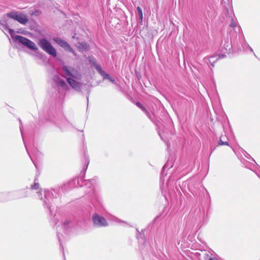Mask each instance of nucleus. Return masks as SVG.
<instances>
[{
	"instance_id": "473e14b6",
	"label": "nucleus",
	"mask_w": 260,
	"mask_h": 260,
	"mask_svg": "<svg viewBox=\"0 0 260 260\" xmlns=\"http://www.w3.org/2000/svg\"><path fill=\"white\" fill-rule=\"evenodd\" d=\"M26 150L27 152H28V150H27V148H26Z\"/></svg>"
},
{
	"instance_id": "f3484780",
	"label": "nucleus",
	"mask_w": 260,
	"mask_h": 260,
	"mask_svg": "<svg viewBox=\"0 0 260 260\" xmlns=\"http://www.w3.org/2000/svg\"><path fill=\"white\" fill-rule=\"evenodd\" d=\"M237 22L232 18L231 22L230 24V26L233 28H235L237 26Z\"/></svg>"
},
{
	"instance_id": "cd10ccee",
	"label": "nucleus",
	"mask_w": 260,
	"mask_h": 260,
	"mask_svg": "<svg viewBox=\"0 0 260 260\" xmlns=\"http://www.w3.org/2000/svg\"><path fill=\"white\" fill-rule=\"evenodd\" d=\"M81 186V185L79 183V181L78 179L77 180V186Z\"/></svg>"
},
{
	"instance_id": "4be33fe9",
	"label": "nucleus",
	"mask_w": 260,
	"mask_h": 260,
	"mask_svg": "<svg viewBox=\"0 0 260 260\" xmlns=\"http://www.w3.org/2000/svg\"><path fill=\"white\" fill-rule=\"evenodd\" d=\"M88 164H89V160L87 158H86L85 161V164H84V167L83 169L84 171H85L87 169Z\"/></svg>"
},
{
	"instance_id": "6ab92c4d",
	"label": "nucleus",
	"mask_w": 260,
	"mask_h": 260,
	"mask_svg": "<svg viewBox=\"0 0 260 260\" xmlns=\"http://www.w3.org/2000/svg\"><path fill=\"white\" fill-rule=\"evenodd\" d=\"M226 45V46L225 47V50L226 51H230L231 49V48H232V46H231V44L230 42H229V41H227L225 44V45Z\"/></svg>"
},
{
	"instance_id": "0eeeda50",
	"label": "nucleus",
	"mask_w": 260,
	"mask_h": 260,
	"mask_svg": "<svg viewBox=\"0 0 260 260\" xmlns=\"http://www.w3.org/2000/svg\"><path fill=\"white\" fill-rule=\"evenodd\" d=\"M89 61L91 64L95 68V69L97 70L99 73L103 77L104 79H108L111 82L116 84L115 80L114 79L111 78L109 74L106 73L104 71H103L100 65L98 64L95 61L92 59H89Z\"/></svg>"
},
{
	"instance_id": "39448f33",
	"label": "nucleus",
	"mask_w": 260,
	"mask_h": 260,
	"mask_svg": "<svg viewBox=\"0 0 260 260\" xmlns=\"http://www.w3.org/2000/svg\"><path fill=\"white\" fill-rule=\"evenodd\" d=\"M38 45L49 55L53 57H56L57 52L55 49L46 39L43 38L40 40Z\"/></svg>"
},
{
	"instance_id": "4468645a",
	"label": "nucleus",
	"mask_w": 260,
	"mask_h": 260,
	"mask_svg": "<svg viewBox=\"0 0 260 260\" xmlns=\"http://www.w3.org/2000/svg\"><path fill=\"white\" fill-rule=\"evenodd\" d=\"M70 125V123L68 121L64 120L62 121L61 123L58 124V126L61 129H65L66 127H69Z\"/></svg>"
},
{
	"instance_id": "c85d7f7f",
	"label": "nucleus",
	"mask_w": 260,
	"mask_h": 260,
	"mask_svg": "<svg viewBox=\"0 0 260 260\" xmlns=\"http://www.w3.org/2000/svg\"><path fill=\"white\" fill-rule=\"evenodd\" d=\"M20 131H21V135H22V126H21V125L20 126Z\"/></svg>"
},
{
	"instance_id": "b1692460",
	"label": "nucleus",
	"mask_w": 260,
	"mask_h": 260,
	"mask_svg": "<svg viewBox=\"0 0 260 260\" xmlns=\"http://www.w3.org/2000/svg\"><path fill=\"white\" fill-rule=\"evenodd\" d=\"M115 221H117V222H118L119 223H122L123 224H126V223L125 222H124L123 221H122V220H120L118 219L117 218H115Z\"/></svg>"
},
{
	"instance_id": "20e7f679",
	"label": "nucleus",
	"mask_w": 260,
	"mask_h": 260,
	"mask_svg": "<svg viewBox=\"0 0 260 260\" xmlns=\"http://www.w3.org/2000/svg\"><path fill=\"white\" fill-rule=\"evenodd\" d=\"M9 32L11 35V37L15 41L18 42L19 43L23 45L28 49L37 52V53L38 54L41 55V53L38 51V47H37L35 43H34L32 41L21 36H14V31L12 29H9Z\"/></svg>"
},
{
	"instance_id": "dca6fc26",
	"label": "nucleus",
	"mask_w": 260,
	"mask_h": 260,
	"mask_svg": "<svg viewBox=\"0 0 260 260\" xmlns=\"http://www.w3.org/2000/svg\"><path fill=\"white\" fill-rule=\"evenodd\" d=\"M138 12V15L139 19H140L141 21H142L143 20V12L141 8L140 7H138L137 8Z\"/></svg>"
},
{
	"instance_id": "f257e3e1",
	"label": "nucleus",
	"mask_w": 260,
	"mask_h": 260,
	"mask_svg": "<svg viewBox=\"0 0 260 260\" xmlns=\"http://www.w3.org/2000/svg\"><path fill=\"white\" fill-rule=\"evenodd\" d=\"M62 69L63 76L67 78L69 85L75 90L80 91L81 83L75 80V79L79 80L81 78V74L79 71L73 67L67 65L63 66Z\"/></svg>"
},
{
	"instance_id": "7c9ffc66",
	"label": "nucleus",
	"mask_w": 260,
	"mask_h": 260,
	"mask_svg": "<svg viewBox=\"0 0 260 260\" xmlns=\"http://www.w3.org/2000/svg\"><path fill=\"white\" fill-rule=\"evenodd\" d=\"M26 150L27 152H28V150H27V148H26Z\"/></svg>"
},
{
	"instance_id": "393cba45",
	"label": "nucleus",
	"mask_w": 260,
	"mask_h": 260,
	"mask_svg": "<svg viewBox=\"0 0 260 260\" xmlns=\"http://www.w3.org/2000/svg\"><path fill=\"white\" fill-rule=\"evenodd\" d=\"M167 167H168V166H167V164H166V165L164 166V167H163V168H162V175L164 174V171H165V168H167Z\"/></svg>"
},
{
	"instance_id": "1a4fd4ad",
	"label": "nucleus",
	"mask_w": 260,
	"mask_h": 260,
	"mask_svg": "<svg viewBox=\"0 0 260 260\" xmlns=\"http://www.w3.org/2000/svg\"><path fill=\"white\" fill-rule=\"evenodd\" d=\"M53 40L54 42L57 43L60 47L64 48L66 50L74 53L73 49L72 48L69 44L66 41L58 38H54Z\"/></svg>"
},
{
	"instance_id": "9d476101",
	"label": "nucleus",
	"mask_w": 260,
	"mask_h": 260,
	"mask_svg": "<svg viewBox=\"0 0 260 260\" xmlns=\"http://www.w3.org/2000/svg\"><path fill=\"white\" fill-rule=\"evenodd\" d=\"M69 221L68 220H65L63 222V223H61V226L60 228L59 227V225H58V227L59 228L57 229V236H58V240H59V242H60V241H61V237L59 235L60 233L59 231H60L61 229H62L63 232L65 234H67L69 231V230H68V228H69Z\"/></svg>"
},
{
	"instance_id": "f8f14e48",
	"label": "nucleus",
	"mask_w": 260,
	"mask_h": 260,
	"mask_svg": "<svg viewBox=\"0 0 260 260\" xmlns=\"http://www.w3.org/2000/svg\"><path fill=\"white\" fill-rule=\"evenodd\" d=\"M63 89H68V85L67 83L62 79L59 78L58 76L56 77L54 79Z\"/></svg>"
},
{
	"instance_id": "412c9836",
	"label": "nucleus",
	"mask_w": 260,
	"mask_h": 260,
	"mask_svg": "<svg viewBox=\"0 0 260 260\" xmlns=\"http://www.w3.org/2000/svg\"><path fill=\"white\" fill-rule=\"evenodd\" d=\"M234 30L236 32L240 34L242 32V29L239 25H237L235 28H234Z\"/></svg>"
},
{
	"instance_id": "c756f323",
	"label": "nucleus",
	"mask_w": 260,
	"mask_h": 260,
	"mask_svg": "<svg viewBox=\"0 0 260 260\" xmlns=\"http://www.w3.org/2000/svg\"><path fill=\"white\" fill-rule=\"evenodd\" d=\"M29 156H30V158H31V160L32 161V162H34V165L36 166L35 163V162H34V160L32 159V158H31V157L30 156V155H29Z\"/></svg>"
},
{
	"instance_id": "f03ea898",
	"label": "nucleus",
	"mask_w": 260,
	"mask_h": 260,
	"mask_svg": "<svg viewBox=\"0 0 260 260\" xmlns=\"http://www.w3.org/2000/svg\"><path fill=\"white\" fill-rule=\"evenodd\" d=\"M76 180H73V182H69L63 184L61 188H59L57 190H60L61 189L62 191H66L68 189L71 187V185L75 184ZM53 191L56 193L58 190L56 191L55 189L52 190H45L44 191V198H41V199L43 201V206L45 208H47L49 209L50 213H51V206H52L53 203H54L53 199Z\"/></svg>"
},
{
	"instance_id": "9b49d317",
	"label": "nucleus",
	"mask_w": 260,
	"mask_h": 260,
	"mask_svg": "<svg viewBox=\"0 0 260 260\" xmlns=\"http://www.w3.org/2000/svg\"><path fill=\"white\" fill-rule=\"evenodd\" d=\"M239 40L242 45V49L243 51H246L248 49L251 52H253L252 48L249 45L248 43L246 41L244 35L242 34L241 37L239 38Z\"/></svg>"
},
{
	"instance_id": "5701e85b",
	"label": "nucleus",
	"mask_w": 260,
	"mask_h": 260,
	"mask_svg": "<svg viewBox=\"0 0 260 260\" xmlns=\"http://www.w3.org/2000/svg\"><path fill=\"white\" fill-rule=\"evenodd\" d=\"M25 191L24 190H21L20 192V198H22V197H26V195L25 194Z\"/></svg>"
},
{
	"instance_id": "2f4dec72",
	"label": "nucleus",
	"mask_w": 260,
	"mask_h": 260,
	"mask_svg": "<svg viewBox=\"0 0 260 260\" xmlns=\"http://www.w3.org/2000/svg\"><path fill=\"white\" fill-rule=\"evenodd\" d=\"M26 150L27 152H28V150H27V148H26Z\"/></svg>"
},
{
	"instance_id": "72a5a7b5",
	"label": "nucleus",
	"mask_w": 260,
	"mask_h": 260,
	"mask_svg": "<svg viewBox=\"0 0 260 260\" xmlns=\"http://www.w3.org/2000/svg\"><path fill=\"white\" fill-rule=\"evenodd\" d=\"M23 137V135L22 136ZM23 141H24V138L22 137Z\"/></svg>"
},
{
	"instance_id": "a878e982",
	"label": "nucleus",
	"mask_w": 260,
	"mask_h": 260,
	"mask_svg": "<svg viewBox=\"0 0 260 260\" xmlns=\"http://www.w3.org/2000/svg\"><path fill=\"white\" fill-rule=\"evenodd\" d=\"M81 45L85 48L87 47V45L85 43H81Z\"/></svg>"
},
{
	"instance_id": "a211bd4d",
	"label": "nucleus",
	"mask_w": 260,
	"mask_h": 260,
	"mask_svg": "<svg viewBox=\"0 0 260 260\" xmlns=\"http://www.w3.org/2000/svg\"><path fill=\"white\" fill-rule=\"evenodd\" d=\"M39 188V184L38 182H36V179H35L34 184L31 185L30 188L31 189H38Z\"/></svg>"
},
{
	"instance_id": "bb28decb",
	"label": "nucleus",
	"mask_w": 260,
	"mask_h": 260,
	"mask_svg": "<svg viewBox=\"0 0 260 260\" xmlns=\"http://www.w3.org/2000/svg\"><path fill=\"white\" fill-rule=\"evenodd\" d=\"M209 260H219L217 258L215 257H211L209 259Z\"/></svg>"
},
{
	"instance_id": "ddd939ff",
	"label": "nucleus",
	"mask_w": 260,
	"mask_h": 260,
	"mask_svg": "<svg viewBox=\"0 0 260 260\" xmlns=\"http://www.w3.org/2000/svg\"><path fill=\"white\" fill-rule=\"evenodd\" d=\"M228 138L225 135H222L218 142L219 145H229L228 143Z\"/></svg>"
},
{
	"instance_id": "c9c22d12",
	"label": "nucleus",
	"mask_w": 260,
	"mask_h": 260,
	"mask_svg": "<svg viewBox=\"0 0 260 260\" xmlns=\"http://www.w3.org/2000/svg\"><path fill=\"white\" fill-rule=\"evenodd\" d=\"M137 239H138V240H139V236H138V237H137Z\"/></svg>"
},
{
	"instance_id": "7ed1b4c3",
	"label": "nucleus",
	"mask_w": 260,
	"mask_h": 260,
	"mask_svg": "<svg viewBox=\"0 0 260 260\" xmlns=\"http://www.w3.org/2000/svg\"><path fill=\"white\" fill-rule=\"evenodd\" d=\"M8 18L16 20L22 24H25L28 21L26 15L20 12L11 11L7 13L6 16H4L3 19L0 20V25L6 30L10 29L8 27Z\"/></svg>"
},
{
	"instance_id": "f704fd0d",
	"label": "nucleus",
	"mask_w": 260,
	"mask_h": 260,
	"mask_svg": "<svg viewBox=\"0 0 260 260\" xmlns=\"http://www.w3.org/2000/svg\"><path fill=\"white\" fill-rule=\"evenodd\" d=\"M23 137V135L22 136ZM23 141H24V138L22 137Z\"/></svg>"
},
{
	"instance_id": "2eb2a0df",
	"label": "nucleus",
	"mask_w": 260,
	"mask_h": 260,
	"mask_svg": "<svg viewBox=\"0 0 260 260\" xmlns=\"http://www.w3.org/2000/svg\"><path fill=\"white\" fill-rule=\"evenodd\" d=\"M219 57H217V56H210L209 58V61L211 63L212 66H213V63L215 62V60H216Z\"/></svg>"
},
{
	"instance_id": "6e6552de",
	"label": "nucleus",
	"mask_w": 260,
	"mask_h": 260,
	"mask_svg": "<svg viewBox=\"0 0 260 260\" xmlns=\"http://www.w3.org/2000/svg\"><path fill=\"white\" fill-rule=\"evenodd\" d=\"M97 182V178L89 179L85 181V183L83 185L84 189L88 188V190H86L87 193H90L94 191V185Z\"/></svg>"
},
{
	"instance_id": "aec40b11",
	"label": "nucleus",
	"mask_w": 260,
	"mask_h": 260,
	"mask_svg": "<svg viewBox=\"0 0 260 260\" xmlns=\"http://www.w3.org/2000/svg\"><path fill=\"white\" fill-rule=\"evenodd\" d=\"M136 105L139 107L141 110H142L143 111L145 112H147L146 109H145V108L140 103V102H137L136 103Z\"/></svg>"
},
{
	"instance_id": "423d86ee",
	"label": "nucleus",
	"mask_w": 260,
	"mask_h": 260,
	"mask_svg": "<svg viewBox=\"0 0 260 260\" xmlns=\"http://www.w3.org/2000/svg\"><path fill=\"white\" fill-rule=\"evenodd\" d=\"M92 220L93 225L97 227H105L108 225L106 219L102 216L94 213L92 216Z\"/></svg>"
}]
</instances>
